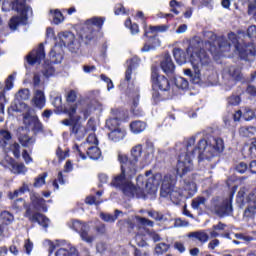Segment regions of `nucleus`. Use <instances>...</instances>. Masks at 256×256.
Returning <instances> with one entry per match:
<instances>
[{
    "label": "nucleus",
    "instance_id": "f257e3e1",
    "mask_svg": "<svg viewBox=\"0 0 256 256\" xmlns=\"http://www.w3.org/2000/svg\"><path fill=\"white\" fill-rule=\"evenodd\" d=\"M173 57L178 65L187 63V57H189L195 77L198 78L201 77V69L211 65V56H209L207 50L203 48V40L199 36H194L190 40L186 52L181 48H174Z\"/></svg>",
    "mask_w": 256,
    "mask_h": 256
},
{
    "label": "nucleus",
    "instance_id": "f03ea898",
    "mask_svg": "<svg viewBox=\"0 0 256 256\" xmlns=\"http://www.w3.org/2000/svg\"><path fill=\"white\" fill-rule=\"evenodd\" d=\"M24 209L25 219H28L30 223H37L40 227H43V229H49L51 220L43 214L48 211L47 201L44 200L39 193H30V203L25 204Z\"/></svg>",
    "mask_w": 256,
    "mask_h": 256
},
{
    "label": "nucleus",
    "instance_id": "7ed1b4c3",
    "mask_svg": "<svg viewBox=\"0 0 256 256\" xmlns=\"http://www.w3.org/2000/svg\"><path fill=\"white\" fill-rule=\"evenodd\" d=\"M136 17L142 20V29L144 31L142 39H145V44L141 48L142 53H147L151 49L161 47V40L159 39V33H165L169 30V25H147V18L143 11H138Z\"/></svg>",
    "mask_w": 256,
    "mask_h": 256
},
{
    "label": "nucleus",
    "instance_id": "20e7f679",
    "mask_svg": "<svg viewBox=\"0 0 256 256\" xmlns=\"http://www.w3.org/2000/svg\"><path fill=\"white\" fill-rule=\"evenodd\" d=\"M31 6L27 5L25 0H3L2 2V11L9 13V11H15L20 16H13L9 20V27L12 31L17 30V27L21 23H25L29 19V10Z\"/></svg>",
    "mask_w": 256,
    "mask_h": 256
},
{
    "label": "nucleus",
    "instance_id": "39448f33",
    "mask_svg": "<svg viewBox=\"0 0 256 256\" xmlns=\"http://www.w3.org/2000/svg\"><path fill=\"white\" fill-rule=\"evenodd\" d=\"M207 37L209 40L204 42L205 48L212 55L214 61H219L223 57V53L230 51L231 44L225 38H219L217 34L208 32Z\"/></svg>",
    "mask_w": 256,
    "mask_h": 256
},
{
    "label": "nucleus",
    "instance_id": "423d86ee",
    "mask_svg": "<svg viewBox=\"0 0 256 256\" xmlns=\"http://www.w3.org/2000/svg\"><path fill=\"white\" fill-rule=\"evenodd\" d=\"M105 21H107L105 16H94L85 20L80 31V39L85 41L86 45L91 43V41L97 37V33L102 31Z\"/></svg>",
    "mask_w": 256,
    "mask_h": 256
},
{
    "label": "nucleus",
    "instance_id": "0eeeda50",
    "mask_svg": "<svg viewBox=\"0 0 256 256\" xmlns=\"http://www.w3.org/2000/svg\"><path fill=\"white\" fill-rule=\"evenodd\" d=\"M237 189V185L233 186L230 190L228 198L221 199L219 196L212 198L211 205L217 217H229V215L233 214V197H235Z\"/></svg>",
    "mask_w": 256,
    "mask_h": 256
},
{
    "label": "nucleus",
    "instance_id": "6e6552de",
    "mask_svg": "<svg viewBox=\"0 0 256 256\" xmlns=\"http://www.w3.org/2000/svg\"><path fill=\"white\" fill-rule=\"evenodd\" d=\"M195 147V137H191L188 139L186 143V153L180 154L178 156V163L176 165V173L178 177H185L187 173H191L193 171V160H191V152Z\"/></svg>",
    "mask_w": 256,
    "mask_h": 256
},
{
    "label": "nucleus",
    "instance_id": "1a4fd4ad",
    "mask_svg": "<svg viewBox=\"0 0 256 256\" xmlns=\"http://www.w3.org/2000/svg\"><path fill=\"white\" fill-rule=\"evenodd\" d=\"M177 184V179L172 175H165L162 180V185L160 189L161 197H170L172 203L179 205L183 201V190H175V185Z\"/></svg>",
    "mask_w": 256,
    "mask_h": 256
},
{
    "label": "nucleus",
    "instance_id": "9d476101",
    "mask_svg": "<svg viewBox=\"0 0 256 256\" xmlns=\"http://www.w3.org/2000/svg\"><path fill=\"white\" fill-rule=\"evenodd\" d=\"M229 39H232V43H234L235 51L238 57L242 61H255L256 57V47L253 42H240L237 40V34L235 32H231L228 34Z\"/></svg>",
    "mask_w": 256,
    "mask_h": 256
},
{
    "label": "nucleus",
    "instance_id": "9b49d317",
    "mask_svg": "<svg viewBox=\"0 0 256 256\" xmlns=\"http://www.w3.org/2000/svg\"><path fill=\"white\" fill-rule=\"evenodd\" d=\"M144 175H138L136 178V188L140 189L144 195H152V193H155L157 191V186L159 185V181H157V178L155 176H152L150 178L149 175H151V170L147 171Z\"/></svg>",
    "mask_w": 256,
    "mask_h": 256
},
{
    "label": "nucleus",
    "instance_id": "f8f14e48",
    "mask_svg": "<svg viewBox=\"0 0 256 256\" xmlns=\"http://www.w3.org/2000/svg\"><path fill=\"white\" fill-rule=\"evenodd\" d=\"M150 81L152 83V88L158 89L162 93H167V95H169V91H171V80L165 75L159 74V67H151Z\"/></svg>",
    "mask_w": 256,
    "mask_h": 256
},
{
    "label": "nucleus",
    "instance_id": "ddd939ff",
    "mask_svg": "<svg viewBox=\"0 0 256 256\" xmlns=\"http://www.w3.org/2000/svg\"><path fill=\"white\" fill-rule=\"evenodd\" d=\"M120 161L121 173L112 180V185H114V187H118V189L122 188L123 185H125V182L131 181V179L137 175V170L129 167L125 163V158H120Z\"/></svg>",
    "mask_w": 256,
    "mask_h": 256
},
{
    "label": "nucleus",
    "instance_id": "4468645a",
    "mask_svg": "<svg viewBox=\"0 0 256 256\" xmlns=\"http://www.w3.org/2000/svg\"><path fill=\"white\" fill-rule=\"evenodd\" d=\"M131 156L123 153H118V162H121V158H125L124 163L137 172V163H139V159H141V155H143V145L137 144L131 149Z\"/></svg>",
    "mask_w": 256,
    "mask_h": 256
},
{
    "label": "nucleus",
    "instance_id": "2eb2a0df",
    "mask_svg": "<svg viewBox=\"0 0 256 256\" xmlns=\"http://www.w3.org/2000/svg\"><path fill=\"white\" fill-rule=\"evenodd\" d=\"M52 105L58 113H64V115H68V117H73L75 113H77V104H66L63 106V98L61 96H56Z\"/></svg>",
    "mask_w": 256,
    "mask_h": 256
},
{
    "label": "nucleus",
    "instance_id": "dca6fc26",
    "mask_svg": "<svg viewBox=\"0 0 256 256\" xmlns=\"http://www.w3.org/2000/svg\"><path fill=\"white\" fill-rule=\"evenodd\" d=\"M29 65H41L45 61V46L43 43L39 44L37 49L32 50L26 57Z\"/></svg>",
    "mask_w": 256,
    "mask_h": 256
},
{
    "label": "nucleus",
    "instance_id": "f3484780",
    "mask_svg": "<svg viewBox=\"0 0 256 256\" xmlns=\"http://www.w3.org/2000/svg\"><path fill=\"white\" fill-rule=\"evenodd\" d=\"M124 195L137 197L138 199H145L146 195L143 193V190L137 189V186L133 184L130 180H126L122 187L120 188Z\"/></svg>",
    "mask_w": 256,
    "mask_h": 256
},
{
    "label": "nucleus",
    "instance_id": "a211bd4d",
    "mask_svg": "<svg viewBox=\"0 0 256 256\" xmlns=\"http://www.w3.org/2000/svg\"><path fill=\"white\" fill-rule=\"evenodd\" d=\"M192 243H196L198 247H203L209 241V234L205 230H198L187 234Z\"/></svg>",
    "mask_w": 256,
    "mask_h": 256
},
{
    "label": "nucleus",
    "instance_id": "6ab92c4d",
    "mask_svg": "<svg viewBox=\"0 0 256 256\" xmlns=\"http://www.w3.org/2000/svg\"><path fill=\"white\" fill-rule=\"evenodd\" d=\"M208 147L211 149L213 155H219L225 149V142L219 137L210 136L208 137Z\"/></svg>",
    "mask_w": 256,
    "mask_h": 256
},
{
    "label": "nucleus",
    "instance_id": "aec40b11",
    "mask_svg": "<svg viewBox=\"0 0 256 256\" xmlns=\"http://www.w3.org/2000/svg\"><path fill=\"white\" fill-rule=\"evenodd\" d=\"M160 68L166 75H173L175 73V63L169 53H166L160 62Z\"/></svg>",
    "mask_w": 256,
    "mask_h": 256
},
{
    "label": "nucleus",
    "instance_id": "412c9836",
    "mask_svg": "<svg viewBox=\"0 0 256 256\" xmlns=\"http://www.w3.org/2000/svg\"><path fill=\"white\" fill-rule=\"evenodd\" d=\"M125 137H127V130L124 127L116 128L108 133V138L110 141H113V143H119V141H123Z\"/></svg>",
    "mask_w": 256,
    "mask_h": 256
},
{
    "label": "nucleus",
    "instance_id": "4be33fe9",
    "mask_svg": "<svg viewBox=\"0 0 256 256\" xmlns=\"http://www.w3.org/2000/svg\"><path fill=\"white\" fill-rule=\"evenodd\" d=\"M127 63H129V65L125 72V81L129 83V81H131V76L133 75V69H137V67H139L141 59H139V57L137 56H134L130 60H128Z\"/></svg>",
    "mask_w": 256,
    "mask_h": 256
},
{
    "label": "nucleus",
    "instance_id": "5701e85b",
    "mask_svg": "<svg viewBox=\"0 0 256 256\" xmlns=\"http://www.w3.org/2000/svg\"><path fill=\"white\" fill-rule=\"evenodd\" d=\"M32 103H34L35 107L38 109H43V107H45V92H43V90H36L32 98Z\"/></svg>",
    "mask_w": 256,
    "mask_h": 256
},
{
    "label": "nucleus",
    "instance_id": "b1692460",
    "mask_svg": "<svg viewBox=\"0 0 256 256\" xmlns=\"http://www.w3.org/2000/svg\"><path fill=\"white\" fill-rule=\"evenodd\" d=\"M31 191V189L29 188V185L25 182L22 183V186L17 189L14 190V192H9L8 193V198L13 201V199H17V197H19V195H25V193H29Z\"/></svg>",
    "mask_w": 256,
    "mask_h": 256
},
{
    "label": "nucleus",
    "instance_id": "393cba45",
    "mask_svg": "<svg viewBox=\"0 0 256 256\" xmlns=\"http://www.w3.org/2000/svg\"><path fill=\"white\" fill-rule=\"evenodd\" d=\"M207 147H209V138H207V140H205V138L200 139L198 145L195 146L191 151L192 157H195L197 153L198 155H201V153H203Z\"/></svg>",
    "mask_w": 256,
    "mask_h": 256
},
{
    "label": "nucleus",
    "instance_id": "a878e982",
    "mask_svg": "<svg viewBox=\"0 0 256 256\" xmlns=\"http://www.w3.org/2000/svg\"><path fill=\"white\" fill-rule=\"evenodd\" d=\"M167 99H169V94H161V92H159V89L152 88V105H159V103L167 101Z\"/></svg>",
    "mask_w": 256,
    "mask_h": 256
},
{
    "label": "nucleus",
    "instance_id": "bb28decb",
    "mask_svg": "<svg viewBox=\"0 0 256 256\" xmlns=\"http://www.w3.org/2000/svg\"><path fill=\"white\" fill-rule=\"evenodd\" d=\"M228 75L233 79V81H236V83H239V81H243V73H241V69H239L236 66H230L228 69Z\"/></svg>",
    "mask_w": 256,
    "mask_h": 256
},
{
    "label": "nucleus",
    "instance_id": "cd10ccee",
    "mask_svg": "<svg viewBox=\"0 0 256 256\" xmlns=\"http://www.w3.org/2000/svg\"><path fill=\"white\" fill-rule=\"evenodd\" d=\"M130 129L132 133H135L136 135L139 133H143V131L147 129V123L141 120L133 121L130 123Z\"/></svg>",
    "mask_w": 256,
    "mask_h": 256
},
{
    "label": "nucleus",
    "instance_id": "c85d7f7f",
    "mask_svg": "<svg viewBox=\"0 0 256 256\" xmlns=\"http://www.w3.org/2000/svg\"><path fill=\"white\" fill-rule=\"evenodd\" d=\"M184 191H187L188 197H193L197 193V184L195 181L184 179Z\"/></svg>",
    "mask_w": 256,
    "mask_h": 256
},
{
    "label": "nucleus",
    "instance_id": "c756f323",
    "mask_svg": "<svg viewBox=\"0 0 256 256\" xmlns=\"http://www.w3.org/2000/svg\"><path fill=\"white\" fill-rule=\"evenodd\" d=\"M18 141L22 147H29V145H33L35 143V138L29 136L27 133H20Z\"/></svg>",
    "mask_w": 256,
    "mask_h": 256
},
{
    "label": "nucleus",
    "instance_id": "7c9ffc66",
    "mask_svg": "<svg viewBox=\"0 0 256 256\" xmlns=\"http://www.w3.org/2000/svg\"><path fill=\"white\" fill-rule=\"evenodd\" d=\"M87 155L89 159L97 161V159L101 158V149L97 146H89L87 148Z\"/></svg>",
    "mask_w": 256,
    "mask_h": 256
},
{
    "label": "nucleus",
    "instance_id": "2f4dec72",
    "mask_svg": "<svg viewBox=\"0 0 256 256\" xmlns=\"http://www.w3.org/2000/svg\"><path fill=\"white\" fill-rule=\"evenodd\" d=\"M121 211L120 210H115L114 214H107V213H102L100 215L102 221H105L106 223H115V221H117V219L119 218V215H121Z\"/></svg>",
    "mask_w": 256,
    "mask_h": 256
},
{
    "label": "nucleus",
    "instance_id": "473e14b6",
    "mask_svg": "<svg viewBox=\"0 0 256 256\" xmlns=\"http://www.w3.org/2000/svg\"><path fill=\"white\" fill-rule=\"evenodd\" d=\"M0 221L2 225H11L15 221V216L11 212L4 210L0 214Z\"/></svg>",
    "mask_w": 256,
    "mask_h": 256
},
{
    "label": "nucleus",
    "instance_id": "72a5a7b5",
    "mask_svg": "<svg viewBox=\"0 0 256 256\" xmlns=\"http://www.w3.org/2000/svg\"><path fill=\"white\" fill-rule=\"evenodd\" d=\"M31 123L33 125L32 131L37 133H43V123H41V120H39L38 116H30Z\"/></svg>",
    "mask_w": 256,
    "mask_h": 256
},
{
    "label": "nucleus",
    "instance_id": "f704fd0d",
    "mask_svg": "<svg viewBox=\"0 0 256 256\" xmlns=\"http://www.w3.org/2000/svg\"><path fill=\"white\" fill-rule=\"evenodd\" d=\"M52 23L54 25H61L65 21V16H63V13L59 11V9L51 10L50 13H52Z\"/></svg>",
    "mask_w": 256,
    "mask_h": 256
},
{
    "label": "nucleus",
    "instance_id": "c9c22d12",
    "mask_svg": "<svg viewBox=\"0 0 256 256\" xmlns=\"http://www.w3.org/2000/svg\"><path fill=\"white\" fill-rule=\"evenodd\" d=\"M42 75H44L46 79H49V77H53V75H55V67H53L51 63L44 62Z\"/></svg>",
    "mask_w": 256,
    "mask_h": 256
},
{
    "label": "nucleus",
    "instance_id": "e433bc0d",
    "mask_svg": "<svg viewBox=\"0 0 256 256\" xmlns=\"http://www.w3.org/2000/svg\"><path fill=\"white\" fill-rule=\"evenodd\" d=\"M48 175L49 173L47 172H43L42 174H39L38 177L34 179L33 187H35V189H39L43 187V185H45L46 183L45 180L47 179Z\"/></svg>",
    "mask_w": 256,
    "mask_h": 256
},
{
    "label": "nucleus",
    "instance_id": "4c0bfd02",
    "mask_svg": "<svg viewBox=\"0 0 256 256\" xmlns=\"http://www.w3.org/2000/svg\"><path fill=\"white\" fill-rule=\"evenodd\" d=\"M111 114L113 115L114 119L118 121H123L127 117V111L123 108H112Z\"/></svg>",
    "mask_w": 256,
    "mask_h": 256
},
{
    "label": "nucleus",
    "instance_id": "58836bf2",
    "mask_svg": "<svg viewBox=\"0 0 256 256\" xmlns=\"http://www.w3.org/2000/svg\"><path fill=\"white\" fill-rule=\"evenodd\" d=\"M124 25L127 29L130 30L131 35L139 34V24L133 23L131 18L126 19Z\"/></svg>",
    "mask_w": 256,
    "mask_h": 256
},
{
    "label": "nucleus",
    "instance_id": "ea45409f",
    "mask_svg": "<svg viewBox=\"0 0 256 256\" xmlns=\"http://www.w3.org/2000/svg\"><path fill=\"white\" fill-rule=\"evenodd\" d=\"M78 234L84 243L91 244L95 241V236L89 235V226Z\"/></svg>",
    "mask_w": 256,
    "mask_h": 256
},
{
    "label": "nucleus",
    "instance_id": "a19ab883",
    "mask_svg": "<svg viewBox=\"0 0 256 256\" xmlns=\"http://www.w3.org/2000/svg\"><path fill=\"white\" fill-rule=\"evenodd\" d=\"M174 83L177 89H181L182 91L189 89V81L183 77L175 78Z\"/></svg>",
    "mask_w": 256,
    "mask_h": 256
},
{
    "label": "nucleus",
    "instance_id": "79ce46f5",
    "mask_svg": "<svg viewBox=\"0 0 256 256\" xmlns=\"http://www.w3.org/2000/svg\"><path fill=\"white\" fill-rule=\"evenodd\" d=\"M171 249V245L161 242L158 243L154 249L156 255H163V253H167Z\"/></svg>",
    "mask_w": 256,
    "mask_h": 256
},
{
    "label": "nucleus",
    "instance_id": "37998d69",
    "mask_svg": "<svg viewBox=\"0 0 256 256\" xmlns=\"http://www.w3.org/2000/svg\"><path fill=\"white\" fill-rule=\"evenodd\" d=\"M12 169L16 175H25V173L28 171L24 163L12 164Z\"/></svg>",
    "mask_w": 256,
    "mask_h": 256
},
{
    "label": "nucleus",
    "instance_id": "c03bdc74",
    "mask_svg": "<svg viewBox=\"0 0 256 256\" xmlns=\"http://www.w3.org/2000/svg\"><path fill=\"white\" fill-rule=\"evenodd\" d=\"M119 121L120 120H118L117 118H109L108 120H106L107 129H109V131L119 129V127H121Z\"/></svg>",
    "mask_w": 256,
    "mask_h": 256
},
{
    "label": "nucleus",
    "instance_id": "a18cd8bd",
    "mask_svg": "<svg viewBox=\"0 0 256 256\" xmlns=\"http://www.w3.org/2000/svg\"><path fill=\"white\" fill-rule=\"evenodd\" d=\"M88 227L89 226H87V224H85V222H81L79 220H73L72 221V229L75 230L76 233H80Z\"/></svg>",
    "mask_w": 256,
    "mask_h": 256
},
{
    "label": "nucleus",
    "instance_id": "49530a36",
    "mask_svg": "<svg viewBox=\"0 0 256 256\" xmlns=\"http://www.w3.org/2000/svg\"><path fill=\"white\" fill-rule=\"evenodd\" d=\"M5 86L0 82V113H5Z\"/></svg>",
    "mask_w": 256,
    "mask_h": 256
},
{
    "label": "nucleus",
    "instance_id": "de8ad7c7",
    "mask_svg": "<svg viewBox=\"0 0 256 256\" xmlns=\"http://www.w3.org/2000/svg\"><path fill=\"white\" fill-rule=\"evenodd\" d=\"M205 201H207V199L203 196H198L194 198L191 203L192 209L198 210L201 205H205Z\"/></svg>",
    "mask_w": 256,
    "mask_h": 256
},
{
    "label": "nucleus",
    "instance_id": "09e8293b",
    "mask_svg": "<svg viewBox=\"0 0 256 256\" xmlns=\"http://www.w3.org/2000/svg\"><path fill=\"white\" fill-rule=\"evenodd\" d=\"M228 105L231 107H237L241 103V96L239 95H231L226 99Z\"/></svg>",
    "mask_w": 256,
    "mask_h": 256
},
{
    "label": "nucleus",
    "instance_id": "8fccbe9b",
    "mask_svg": "<svg viewBox=\"0 0 256 256\" xmlns=\"http://www.w3.org/2000/svg\"><path fill=\"white\" fill-rule=\"evenodd\" d=\"M71 36V33L69 32H63L60 34V43H62V45H64V47H67L69 45H71V43L73 42L71 39H69V37Z\"/></svg>",
    "mask_w": 256,
    "mask_h": 256
},
{
    "label": "nucleus",
    "instance_id": "3c124183",
    "mask_svg": "<svg viewBox=\"0 0 256 256\" xmlns=\"http://www.w3.org/2000/svg\"><path fill=\"white\" fill-rule=\"evenodd\" d=\"M256 215V204H249L244 211V216L253 219Z\"/></svg>",
    "mask_w": 256,
    "mask_h": 256
},
{
    "label": "nucleus",
    "instance_id": "603ef678",
    "mask_svg": "<svg viewBox=\"0 0 256 256\" xmlns=\"http://www.w3.org/2000/svg\"><path fill=\"white\" fill-rule=\"evenodd\" d=\"M18 95L22 101H29V98L31 97V91L29 88H23L18 91Z\"/></svg>",
    "mask_w": 256,
    "mask_h": 256
},
{
    "label": "nucleus",
    "instance_id": "864d4df0",
    "mask_svg": "<svg viewBox=\"0 0 256 256\" xmlns=\"http://www.w3.org/2000/svg\"><path fill=\"white\" fill-rule=\"evenodd\" d=\"M170 5V12L174 13V15H179V10H177V7H181L183 5V3L177 1V0H171L169 2Z\"/></svg>",
    "mask_w": 256,
    "mask_h": 256
},
{
    "label": "nucleus",
    "instance_id": "5fc2aeb1",
    "mask_svg": "<svg viewBox=\"0 0 256 256\" xmlns=\"http://www.w3.org/2000/svg\"><path fill=\"white\" fill-rule=\"evenodd\" d=\"M10 149L15 157V159H19V157H21V146L19 145V143L14 142L11 146Z\"/></svg>",
    "mask_w": 256,
    "mask_h": 256
},
{
    "label": "nucleus",
    "instance_id": "6e6d98bb",
    "mask_svg": "<svg viewBox=\"0 0 256 256\" xmlns=\"http://www.w3.org/2000/svg\"><path fill=\"white\" fill-rule=\"evenodd\" d=\"M235 171H237V173H240L241 175H243V173H247V171H249V165H247V163H245V162H239L235 166Z\"/></svg>",
    "mask_w": 256,
    "mask_h": 256
},
{
    "label": "nucleus",
    "instance_id": "4d7b16f0",
    "mask_svg": "<svg viewBox=\"0 0 256 256\" xmlns=\"http://www.w3.org/2000/svg\"><path fill=\"white\" fill-rule=\"evenodd\" d=\"M77 101V91L70 90L66 96V103L70 105V103H75Z\"/></svg>",
    "mask_w": 256,
    "mask_h": 256
},
{
    "label": "nucleus",
    "instance_id": "13d9d810",
    "mask_svg": "<svg viewBox=\"0 0 256 256\" xmlns=\"http://www.w3.org/2000/svg\"><path fill=\"white\" fill-rule=\"evenodd\" d=\"M25 207V199L23 198H17L16 200H14L12 202V209H16V211H19V209H21L22 207Z\"/></svg>",
    "mask_w": 256,
    "mask_h": 256
},
{
    "label": "nucleus",
    "instance_id": "bf43d9fd",
    "mask_svg": "<svg viewBox=\"0 0 256 256\" xmlns=\"http://www.w3.org/2000/svg\"><path fill=\"white\" fill-rule=\"evenodd\" d=\"M13 81H15V76L13 74L9 75L8 78L5 80L4 91H11L13 87Z\"/></svg>",
    "mask_w": 256,
    "mask_h": 256
},
{
    "label": "nucleus",
    "instance_id": "052dcab7",
    "mask_svg": "<svg viewBox=\"0 0 256 256\" xmlns=\"http://www.w3.org/2000/svg\"><path fill=\"white\" fill-rule=\"evenodd\" d=\"M24 251L26 255H31V252L33 251V242L31 239H26L24 241Z\"/></svg>",
    "mask_w": 256,
    "mask_h": 256
},
{
    "label": "nucleus",
    "instance_id": "680f3d73",
    "mask_svg": "<svg viewBox=\"0 0 256 256\" xmlns=\"http://www.w3.org/2000/svg\"><path fill=\"white\" fill-rule=\"evenodd\" d=\"M86 141L89 145H95L94 147H97V145H99V139H97L96 134H89Z\"/></svg>",
    "mask_w": 256,
    "mask_h": 256
},
{
    "label": "nucleus",
    "instance_id": "e2e57ef3",
    "mask_svg": "<svg viewBox=\"0 0 256 256\" xmlns=\"http://www.w3.org/2000/svg\"><path fill=\"white\" fill-rule=\"evenodd\" d=\"M138 221L140 223V225H142L143 227H153V225H155V223L145 217H139Z\"/></svg>",
    "mask_w": 256,
    "mask_h": 256
},
{
    "label": "nucleus",
    "instance_id": "0e129e2a",
    "mask_svg": "<svg viewBox=\"0 0 256 256\" xmlns=\"http://www.w3.org/2000/svg\"><path fill=\"white\" fill-rule=\"evenodd\" d=\"M81 129H83V126L81 125V123L74 121L71 127V133H73V135H79V132L81 131Z\"/></svg>",
    "mask_w": 256,
    "mask_h": 256
},
{
    "label": "nucleus",
    "instance_id": "69168bd1",
    "mask_svg": "<svg viewBox=\"0 0 256 256\" xmlns=\"http://www.w3.org/2000/svg\"><path fill=\"white\" fill-rule=\"evenodd\" d=\"M125 13H127L125 11V6H123V4H117L114 8V14L115 15H125Z\"/></svg>",
    "mask_w": 256,
    "mask_h": 256
},
{
    "label": "nucleus",
    "instance_id": "338daca9",
    "mask_svg": "<svg viewBox=\"0 0 256 256\" xmlns=\"http://www.w3.org/2000/svg\"><path fill=\"white\" fill-rule=\"evenodd\" d=\"M56 256H73V253L69 252V250L65 248H60L55 253Z\"/></svg>",
    "mask_w": 256,
    "mask_h": 256
},
{
    "label": "nucleus",
    "instance_id": "774afa93",
    "mask_svg": "<svg viewBox=\"0 0 256 256\" xmlns=\"http://www.w3.org/2000/svg\"><path fill=\"white\" fill-rule=\"evenodd\" d=\"M246 93L250 95V97H256V87L253 85H248L246 88Z\"/></svg>",
    "mask_w": 256,
    "mask_h": 256
}]
</instances>
